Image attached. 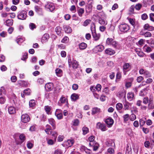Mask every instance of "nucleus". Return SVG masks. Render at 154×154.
<instances>
[{"instance_id": "864d4df0", "label": "nucleus", "mask_w": 154, "mask_h": 154, "mask_svg": "<svg viewBox=\"0 0 154 154\" xmlns=\"http://www.w3.org/2000/svg\"><path fill=\"white\" fill-rule=\"evenodd\" d=\"M127 19L128 20L129 23L133 26L134 27V25L135 24V22L134 20L131 18H127Z\"/></svg>"}, {"instance_id": "cd10ccee", "label": "nucleus", "mask_w": 154, "mask_h": 154, "mask_svg": "<svg viewBox=\"0 0 154 154\" xmlns=\"http://www.w3.org/2000/svg\"><path fill=\"white\" fill-rule=\"evenodd\" d=\"M106 53L110 55H111L114 54L115 53L114 51L112 50L110 48H108L106 49L105 51Z\"/></svg>"}, {"instance_id": "0eeeda50", "label": "nucleus", "mask_w": 154, "mask_h": 154, "mask_svg": "<svg viewBox=\"0 0 154 154\" xmlns=\"http://www.w3.org/2000/svg\"><path fill=\"white\" fill-rule=\"evenodd\" d=\"M30 119L29 116L26 114L22 115L21 116V121L24 123L28 122L29 121Z\"/></svg>"}, {"instance_id": "4be33fe9", "label": "nucleus", "mask_w": 154, "mask_h": 154, "mask_svg": "<svg viewBox=\"0 0 154 154\" xmlns=\"http://www.w3.org/2000/svg\"><path fill=\"white\" fill-rule=\"evenodd\" d=\"M60 101L61 103H59V102L58 103V104L59 106H61V104H63L65 103L66 102V103L67 102L66 98L63 96H61L60 99Z\"/></svg>"}, {"instance_id": "de8ad7c7", "label": "nucleus", "mask_w": 154, "mask_h": 154, "mask_svg": "<svg viewBox=\"0 0 154 154\" xmlns=\"http://www.w3.org/2000/svg\"><path fill=\"white\" fill-rule=\"evenodd\" d=\"M73 125L74 126H77L79 125V122L78 119H75L73 120Z\"/></svg>"}, {"instance_id": "c756f323", "label": "nucleus", "mask_w": 154, "mask_h": 154, "mask_svg": "<svg viewBox=\"0 0 154 154\" xmlns=\"http://www.w3.org/2000/svg\"><path fill=\"white\" fill-rule=\"evenodd\" d=\"M13 20L12 19H8L5 21L6 25L8 26H10L13 24Z\"/></svg>"}, {"instance_id": "9b49d317", "label": "nucleus", "mask_w": 154, "mask_h": 154, "mask_svg": "<svg viewBox=\"0 0 154 154\" xmlns=\"http://www.w3.org/2000/svg\"><path fill=\"white\" fill-rule=\"evenodd\" d=\"M105 19V17L104 18L102 17H99L98 19L99 23L101 25H106L107 24V21Z\"/></svg>"}, {"instance_id": "20e7f679", "label": "nucleus", "mask_w": 154, "mask_h": 154, "mask_svg": "<svg viewBox=\"0 0 154 154\" xmlns=\"http://www.w3.org/2000/svg\"><path fill=\"white\" fill-rule=\"evenodd\" d=\"M120 30L122 32H126L129 29V27L126 24H122L119 26Z\"/></svg>"}, {"instance_id": "58836bf2", "label": "nucleus", "mask_w": 154, "mask_h": 154, "mask_svg": "<svg viewBox=\"0 0 154 154\" xmlns=\"http://www.w3.org/2000/svg\"><path fill=\"white\" fill-rule=\"evenodd\" d=\"M116 107L118 110H120L123 108V105L120 103H118L116 105Z\"/></svg>"}, {"instance_id": "9d476101", "label": "nucleus", "mask_w": 154, "mask_h": 154, "mask_svg": "<svg viewBox=\"0 0 154 154\" xmlns=\"http://www.w3.org/2000/svg\"><path fill=\"white\" fill-rule=\"evenodd\" d=\"M74 142V140L73 139L68 140L65 142L63 145L64 146H65L67 147H70L73 145Z\"/></svg>"}, {"instance_id": "6ab92c4d", "label": "nucleus", "mask_w": 154, "mask_h": 154, "mask_svg": "<svg viewBox=\"0 0 154 154\" xmlns=\"http://www.w3.org/2000/svg\"><path fill=\"white\" fill-rule=\"evenodd\" d=\"M49 124L51 125L53 129H55L56 128L55 122V120L52 118L49 119H48Z\"/></svg>"}, {"instance_id": "052dcab7", "label": "nucleus", "mask_w": 154, "mask_h": 154, "mask_svg": "<svg viewBox=\"0 0 154 154\" xmlns=\"http://www.w3.org/2000/svg\"><path fill=\"white\" fill-rule=\"evenodd\" d=\"M129 115L128 114L124 115L123 116L124 121L125 122L127 121L129 119Z\"/></svg>"}, {"instance_id": "3c124183", "label": "nucleus", "mask_w": 154, "mask_h": 154, "mask_svg": "<svg viewBox=\"0 0 154 154\" xmlns=\"http://www.w3.org/2000/svg\"><path fill=\"white\" fill-rule=\"evenodd\" d=\"M91 22V20L89 19L86 20L83 23V26H87Z\"/></svg>"}, {"instance_id": "f8f14e48", "label": "nucleus", "mask_w": 154, "mask_h": 154, "mask_svg": "<svg viewBox=\"0 0 154 154\" xmlns=\"http://www.w3.org/2000/svg\"><path fill=\"white\" fill-rule=\"evenodd\" d=\"M97 128L100 129L102 131H104L106 130V125L100 122H98L97 124Z\"/></svg>"}, {"instance_id": "49530a36", "label": "nucleus", "mask_w": 154, "mask_h": 154, "mask_svg": "<svg viewBox=\"0 0 154 154\" xmlns=\"http://www.w3.org/2000/svg\"><path fill=\"white\" fill-rule=\"evenodd\" d=\"M88 4L89 5V11H90L91 10L92 8V5L91 4H92L93 2V0H88Z\"/></svg>"}, {"instance_id": "e2e57ef3", "label": "nucleus", "mask_w": 154, "mask_h": 154, "mask_svg": "<svg viewBox=\"0 0 154 154\" xmlns=\"http://www.w3.org/2000/svg\"><path fill=\"white\" fill-rule=\"evenodd\" d=\"M54 154H63V152L60 149H57L55 151Z\"/></svg>"}, {"instance_id": "c03bdc74", "label": "nucleus", "mask_w": 154, "mask_h": 154, "mask_svg": "<svg viewBox=\"0 0 154 154\" xmlns=\"http://www.w3.org/2000/svg\"><path fill=\"white\" fill-rule=\"evenodd\" d=\"M35 104V101L33 100H31L29 102V106L30 107H33Z\"/></svg>"}, {"instance_id": "b1692460", "label": "nucleus", "mask_w": 154, "mask_h": 154, "mask_svg": "<svg viewBox=\"0 0 154 154\" xmlns=\"http://www.w3.org/2000/svg\"><path fill=\"white\" fill-rule=\"evenodd\" d=\"M134 96V93L132 92H129L127 94L128 99L130 101H131L133 99Z\"/></svg>"}, {"instance_id": "bb28decb", "label": "nucleus", "mask_w": 154, "mask_h": 154, "mask_svg": "<svg viewBox=\"0 0 154 154\" xmlns=\"http://www.w3.org/2000/svg\"><path fill=\"white\" fill-rule=\"evenodd\" d=\"M79 48L81 50L85 49L87 47V45L85 43L82 42L79 45Z\"/></svg>"}, {"instance_id": "680f3d73", "label": "nucleus", "mask_w": 154, "mask_h": 154, "mask_svg": "<svg viewBox=\"0 0 154 154\" xmlns=\"http://www.w3.org/2000/svg\"><path fill=\"white\" fill-rule=\"evenodd\" d=\"M37 83L40 84H43L44 82L43 79L42 78H38L37 81Z\"/></svg>"}, {"instance_id": "4c0bfd02", "label": "nucleus", "mask_w": 154, "mask_h": 154, "mask_svg": "<svg viewBox=\"0 0 154 154\" xmlns=\"http://www.w3.org/2000/svg\"><path fill=\"white\" fill-rule=\"evenodd\" d=\"M79 96L78 95L76 94H73L71 96V99L74 100H75L79 98Z\"/></svg>"}, {"instance_id": "a19ab883", "label": "nucleus", "mask_w": 154, "mask_h": 154, "mask_svg": "<svg viewBox=\"0 0 154 154\" xmlns=\"http://www.w3.org/2000/svg\"><path fill=\"white\" fill-rule=\"evenodd\" d=\"M145 40L143 39H140L136 44L139 46H142L144 43Z\"/></svg>"}, {"instance_id": "37998d69", "label": "nucleus", "mask_w": 154, "mask_h": 154, "mask_svg": "<svg viewBox=\"0 0 154 154\" xmlns=\"http://www.w3.org/2000/svg\"><path fill=\"white\" fill-rule=\"evenodd\" d=\"M135 6L134 5H132L130 7L129 10V14H131L134 13Z\"/></svg>"}, {"instance_id": "a878e982", "label": "nucleus", "mask_w": 154, "mask_h": 154, "mask_svg": "<svg viewBox=\"0 0 154 154\" xmlns=\"http://www.w3.org/2000/svg\"><path fill=\"white\" fill-rule=\"evenodd\" d=\"M55 72L56 75L59 77H60L62 75V71L59 68H57L55 70Z\"/></svg>"}, {"instance_id": "a18cd8bd", "label": "nucleus", "mask_w": 154, "mask_h": 154, "mask_svg": "<svg viewBox=\"0 0 154 154\" xmlns=\"http://www.w3.org/2000/svg\"><path fill=\"white\" fill-rule=\"evenodd\" d=\"M135 51L138 56L140 57H143L145 55L141 51H136V50H135Z\"/></svg>"}, {"instance_id": "2f4dec72", "label": "nucleus", "mask_w": 154, "mask_h": 154, "mask_svg": "<svg viewBox=\"0 0 154 154\" xmlns=\"http://www.w3.org/2000/svg\"><path fill=\"white\" fill-rule=\"evenodd\" d=\"M106 124L109 125H112L113 123V120L112 119H108L106 120Z\"/></svg>"}, {"instance_id": "4d7b16f0", "label": "nucleus", "mask_w": 154, "mask_h": 154, "mask_svg": "<svg viewBox=\"0 0 154 154\" xmlns=\"http://www.w3.org/2000/svg\"><path fill=\"white\" fill-rule=\"evenodd\" d=\"M107 152L110 154H113L114 153V150L113 148H109L107 150Z\"/></svg>"}, {"instance_id": "2eb2a0df", "label": "nucleus", "mask_w": 154, "mask_h": 154, "mask_svg": "<svg viewBox=\"0 0 154 154\" xmlns=\"http://www.w3.org/2000/svg\"><path fill=\"white\" fill-rule=\"evenodd\" d=\"M100 112V109L97 107H95L92 108V114L93 115L98 114Z\"/></svg>"}, {"instance_id": "5fc2aeb1", "label": "nucleus", "mask_w": 154, "mask_h": 154, "mask_svg": "<svg viewBox=\"0 0 154 154\" xmlns=\"http://www.w3.org/2000/svg\"><path fill=\"white\" fill-rule=\"evenodd\" d=\"M20 139L21 140V143H22L25 140V135L23 134H21L20 136Z\"/></svg>"}, {"instance_id": "f704fd0d", "label": "nucleus", "mask_w": 154, "mask_h": 154, "mask_svg": "<svg viewBox=\"0 0 154 154\" xmlns=\"http://www.w3.org/2000/svg\"><path fill=\"white\" fill-rule=\"evenodd\" d=\"M6 98L5 97L2 96V95H0V103L3 104L5 103L6 101Z\"/></svg>"}, {"instance_id": "8fccbe9b", "label": "nucleus", "mask_w": 154, "mask_h": 154, "mask_svg": "<svg viewBox=\"0 0 154 154\" xmlns=\"http://www.w3.org/2000/svg\"><path fill=\"white\" fill-rule=\"evenodd\" d=\"M45 109L47 113L49 114L51 109L50 106H45Z\"/></svg>"}, {"instance_id": "f3484780", "label": "nucleus", "mask_w": 154, "mask_h": 154, "mask_svg": "<svg viewBox=\"0 0 154 154\" xmlns=\"http://www.w3.org/2000/svg\"><path fill=\"white\" fill-rule=\"evenodd\" d=\"M106 145L108 146H112L114 147L115 144L114 141L112 140H109L106 143Z\"/></svg>"}, {"instance_id": "f257e3e1", "label": "nucleus", "mask_w": 154, "mask_h": 154, "mask_svg": "<svg viewBox=\"0 0 154 154\" xmlns=\"http://www.w3.org/2000/svg\"><path fill=\"white\" fill-rule=\"evenodd\" d=\"M88 140L90 142L89 145L90 146H93L94 151L97 150L98 148L99 145L94 141V136H90L88 138Z\"/></svg>"}, {"instance_id": "bf43d9fd", "label": "nucleus", "mask_w": 154, "mask_h": 154, "mask_svg": "<svg viewBox=\"0 0 154 154\" xmlns=\"http://www.w3.org/2000/svg\"><path fill=\"white\" fill-rule=\"evenodd\" d=\"M143 35L145 37H150L151 36L152 34L149 32H146L143 34Z\"/></svg>"}, {"instance_id": "603ef678", "label": "nucleus", "mask_w": 154, "mask_h": 154, "mask_svg": "<svg viewBox=\"0 0 154 154\" xmlns=\"http://www.w3.org/2000/svg\"><path fill=\"white\" fill-rule=\"evenodd\" d=\"M30 89L29 88H28L24 90L23 91V94L27 95H29L30 94Z\"/></svg>"}, {"instance_id": "7ed1b4c3", "label": "nucleus", "mask_w": 154, "mask_h": 154, "mask_svg": "<svg viewBox=\"0 0 154 154\" xmlns=\"http://www.w3.org/2000/svg\"><path fill=\"white\" fill-rule=\"evenodd\" d=\"M68 63L69 67L72 66L74 69H75L78 67V62L75 60H73L72 61L69 58Z\"/></svg>"}, {"instance_id": "a211bd4d", "label": "nucleus", "mask_w": 154, "mask_h": 154, "mask_svg": "<svg viewBox=\"0 0 154 154\" xmlns=\"http://www.w3.org/2000/svg\"><path fill=\"white\" fill-rule=\"evenodd\" d=\"M49 36L48 34H45L43 36L42 40L41 42L43 43L47 42L48 38H49Z\"/></svg>"}, {"instance_id": "c85d7f7f", "label": "nucleus", "mask_w": 154, "mask_h": 154, "mask_svg": "<svg viewBox=\"0 0 154 154\" xmlns=\"http://www.w3.org/2000/svg\"><path fill=\"white\" fill-rule=\"evenodd\" d=\"M77 12L79 16L81 17L82 14L84 13V10L83 8H79L77 9Z\"/></svg>"}, {"instance_id": "c9c22d12", "label": "nucleus", "mask_w": 154, "mask_h": 154, "mask_svg": "<svg viewBox=\"0 0 154 154\" xmlns=\"http://www.w3.org/2000/svg\"><path fill=\"white\" fill-rule=\"evenodd\" d=\"M35 11L38 14H41L42 11V9L38 6L35 7Z\"/></svg>"}, {"instance_id": "473e14b6", "label": "nucleus", "mask_w": 154, "mask_h": 154, "mask_svg": "<svg viewBox=\"0 0 154 154\" xmlns=\"http://www.w3.org/2000/svg\"><path fill=\"white\" fill-rule=\"evenodd\" d=\"M123 104L124 106V109L125 110H128L129 108L130 103L126 101Z\"/></svg>"}, {"instance_id": "774afa93", "label": "nucleus", "mask_w": 154, "mask_h": 154, "mask_svg": "<svg viewBox=\"0 0 154 154\" xmlns=\"http://www.w3.org/2000/svg\"><path fill=\"white\" fill-rule=\"evenodd\" d=\"M149 17L150 20L151 21L154 22V14H150L149 15Z\"/></svg>"}, {"instance_id": "6e6552de", "label": "nucleus", "mask_w": 154, "mask_h": 154, "mask_svg": "<svg viewBox=\"0 0 154 154\" xmlns=\"http://www.w3.org/2000/svg\"><path fill=\"white\" fill-rule=\"evenodd\" d=\"M45 7L48 11L52 12L55 8L54 4L52 3H48L45 5Z\"/></svg>"}, {"instance_id": "ddd939ff", "label": "nucleus", "mask_w": 154, "mask_h": 154, "mask_svg": "<svg viewBox=\"0 0 154 154\" xmlns=\"http://www.w3.org/2000/svg\"><path fill=\"white\" fill-rule=\"evenodd\" d=\"M131 69V67L128 63H126L124 64L123 67V70L125 75L126 74V72L129 71Z\"/></svg>"}, {"instance_id": "423d86ee", "label": "nucleus", "mask_w": 154, "mask_h": 154, "mask_svg": "<svg viewBox=\"0 0 154 154\" xmlns=\"http://www.w3.org/2000/svg\"><path fill=\"white\" fill-rule=\"evenodd\" d=\"M126 91L122 89L117 94V96L120 98L123 97L125 99Z\"/></svg>"}, {"instance_id": "ea45409f", "label": "nucleus", "mask_w": 154, "mask_h": 154, "mask_svg": "<svg viewBox=\"0 0 154 154\" xmlns=\"http://www.w3.org/2000/svg\"><path fill=\"white\" fill-rule=\"evenodd\" d=\"M61 28L60 26H57L55 29V31L58 35H60L61 33Z\"/></svg>"}, {"instance_id": "39448f33", "label": "nucleus", "mask_w": 154, "mask_h": 154, "mask_svg": "<svg viewBox=\"0 0 154 154\" xmlns=\"http://www.w3.org/2000/svg\"><path fill=\"white\" fill-rule=\"evenodd\" d=\"M26 17V12L25 11H22L18 13L17 17L18 19L23 20Z\"/></svg>"}, {"instance_id": "412c9836", "label": "nucleus", "mask_w": 154, "mask_h": 154, "mask_svg": "<svg viewBox=\"0 0 154 154\" xmlns=\"http://www.w3.org/2000/svg\"><path fill=\"white\" fill-rule=\"evenodd\" d=\"M46 128L45 130V132L48 134H52L51 131V126L49 125H47L46 126Z\"/></svg>"}, {"instance_id": "338daca9", "label": "nucleus", "mask_w": 154, "mask_h": 154, "mask_svg": "<svg viewBox=\"0 0 154 154\" xmlns=\"http://www.w3.org/2000/svg\"><path fill=\"white\" fill-rule=\"evenodd\" d=\"M96 90L98 91H100L101 88V86L100 84H98L97 85L96 87H95Z\"/></svg>"}, {"instance_id": "79ce46f5", "label": "nucleus", "mask_w": 154, "mask_h": 154, "mask_svg": "<svg viewBox=\"0 0 154 154\" xmlns=\"http://www.w3.org/2000/svg\"><path fill=\"white\" fill-rule=\"evenodd\" d=\"M83 134L85 135L88 132V129L87 127H83L82 128Z\"/></svg>"}, {"instance_id": "5701e85b", "label": "nucleus", "mask_w": 154, "mask_h": 154, "mask_svg": "<svg viewBox=\"0 0 154 154\" xmlns=\"http://www.w3.org/2000/svg\"><path fill=\"white\" fill-rule=\"evenodd\" d=\"M111 45L114 48L117 49H119L120 47V46L118 42L114 40L112 42V44Z\"/></svg>"}, {"instance_id": "1a4fd4ad", "label": "nucleus", "mask_w": 154, "mask_h": 154, "mask_svg": "<svg viewBox=\"0 0 154 154\" xmlns=\"http://www.w3.org/2000/svg\"><path fill=\"white\" fill-rule=\"evenodd\" d=\"M62 111L60 109H57L55 112V115L58 119H60L63 118Z\"/></svg>"}, {"instance_id": "4468645a", "label": "nucleus", "mask_w": 154, "mask_h": 154, "mask_svg": "<svg viewBox=\"0 0 154 154\" xmlns=\"http://www.w3.org/2000/svg\"><path fill=\"white\" fill-rule=\"evenodd\" d=\"M53 86L52 83H48L45 85V88L47 91H50L52 89Z\"/></svg>"}, {"instance_id": "aec40b11", "label": "nucleus", "mask_w": 154, "mask_h": 154, "mask_svg": "<svg viewBox=\"0 0 154 154\" xmlns=\"http://www.w3.org/2000/svg\"><path fill=\"white\" fill-rule=\"evenodd\" d=\"M8 112L11 114H14L16 112V109L14 107L11 106L8 108Z\"/></svg>"}, {"instance_id": "7c9ffc66", "label": "nucleus", "mask_w": 154, "mask_h": 154, "mask_svg": "<svg viewBox=\"0 0 154 154\" xmlns=\"http://www.w3.org/2000/svg\"><path fill=\"white\" fill-rule=\"evenodd\" d=\"M64 29L65 32L67 33H70L71 32L72 30L69 26H65L64 27Z\"/></svg>"}, {"instance_id": "13d9d810", "label": "nucleus", "mask_w": 154, "mask_h": 154, "mask_svg": "<svg viewBox=\"0 0 154 154\" xmlns=\"http://www.w3.org/2000/svg\"><path fill=\"white\" fill-rule=\"evenodd\" d=\"M125 85L126 88H130L131 85V83L130 82H125Z\"/></svg>"}, {"instance_id": "dca6fc26", "label": "nucleus", "mask_w": 154, "mask_h": 154, "mask_svg": "<svg viewBox=\"0 0 154 154\" xmlns=\"http://www.w3.org/2000/svg\"><path fill=\"white\" fill-rule=\"evenodd\" d=\"M104 49V47L102 45H98L94 48V50L97 52H100L102 51Z\"/></svg>"}, {"instance_id": "72a5a7b5", "label": "nucleus", "mask_w": 154, "mask_h": 154, "mask_svg": "<svg viewBox=\"0 0 154 154\" xmlns=\"http://www.w3.org/2000/svg\"><path fill=\"white\" fill-rule=\"evenodd\" d=\"M144 50L147 53H149L152 51L151 48L146 45H145L144 47Z\"/></svg>"}, {"instance_id": "e433bc0d", "label": "nucleus", "mask_w": 154, "mask_h": 154, "mask_svg": "<svg viewBox=\"0 0 154 154\" xmlns=\"http://www.w3.org/2000/svg\"><path fill=\"white\" fill-rule=\"evenodd\" d=\"M114 40L111 38H108L106 41V44L108 45H111Z\"/></svg>"}, {"instance_id": "69168bd1", "label": "nucleus", "mask_w": 154, "mask_h": 154, "mask_svg": "<svg viewBox=\"0 0 154 154\" xmlns=\"http://www.w3.org/2000/svg\"><path fill=\"white\" fill-rule=\"evenodd\" d=\"M142 5L140 4H138L135 5V9L138 10H139L142 7Z\"/></svg>"}, {"instance_id": "6e6d98bb", "label": "nucleus", "mask_w": 154, "mask_h": 154, "mask_svg": "<svg viewBox=\"0 0 154 154\" xmlns=\"http://www.w3.org/2000/svg\"><path fill=\"white\" fill-rule=\"evenodd\" d=\"M131 148H129V146H127L126 148L125 154H131Z\"/></svg>"}, {"instance_id": "09e8293b", "label": "nucleus", "mask_w": 154, "mask_h": 154, "mask_svg": "<svg viewBox=\"0 0 154 154\" xmlns=\"http://www.w3.org/2000/svg\"><path fill=\"white\" fill-rule=\"evenodd\" d=\"M29 28L32 30H33L36 28V26L33 23H30L29 25Z\"/></svg>"}, {"instance_id": "393cba45", "label": "nucleus", "mask_w": 154, "mask_h": 154, "mask_svg": "<svg viewBox=\"0 0 154 154\" xmlns=\"http://www.w3.org/2000/svg\"><path fill=\"white\" fill-rule=\"evenodd\" d=\"M144 29L145 30H148L149 31H152L154 29V27L150 26L148 24H146L144 26Z\"/></svg>"}, {"instance_id": "f03ea898", "label": "nucleus", "mask_w": 154, "mask_h": 154, "mask_svg": "<svg viewBox=\"0 0 154 154\" xmlns=\"http://www.w3.org/2000/svg\"><path fill=\"white\" fill-rule=\"evenodd\" d=\"M91 29L92 32L93 37L94 39V40L95 41H97L98 40L100 37V34L99 33L97 34L96 33L95 26L94 25V26L93 27L92 26L91 27Z\"/></svg>"}, {"instance_id": "0e129e2a", "label": "nucleus", "mask_w": 154, "mask_h": 154, "mask_svg": "<svg viewBox=\"0 0 154 154\" xmlns=\"http://www.w3.org/2000/svg\"><path fill=\"white\" fill-rule=\"evenodd\" d=\"M65 48V46L62 44L59 45H58V48L59 49H64Z\"/></svg>"}]
</instances>
